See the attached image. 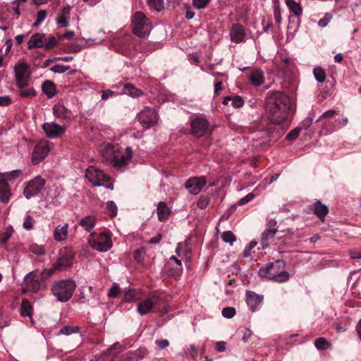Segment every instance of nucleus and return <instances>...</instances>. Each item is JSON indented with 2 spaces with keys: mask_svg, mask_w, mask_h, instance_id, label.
Here are the masks:
<instances>
[{
  "mask_svg": "<svg viewBox=\"0 0 361 361\" xmlns=\"http://www.w3.org/2000/svg\"><path fill=\"white\" fill-rule=\"evenodd\" d=\"M42 89L48 98H52L56 94V85L51 80H45L42 85Z\"/></svg>",
  "mask_w": 361,
  "mask_h": 361,
  "instance_id": "c756f323",
  "label": "nucleus"
},
{
  "mask_svg": "<svg viewBox=\"0 0 361 361\" xmlns=\"http://www.w3.org/2000/svg\"><path fill=\"white\" fill-rule=\"evenodd\" d=\"M246 31L245 27L239 23H234L230 28V39L231 42L239 44L245 41Z\"/></svg>",
  "mask_w": 361,
  "mask_h": 361,
  "instance_id": "6ab92c4d",
  "label": "nucleus"
},
{
  "mask_svg": "<svg viewBox=\"0 0 361 361\" xmlns=\"http://www.w3.org/2000/svg\"><path fill=\"white\" fill-rule=\"evenodd\" d=\"M206 183L204 176L192 177L185 183V188L191 195H196L201 192Z\"/></svg>",
  "mask_w": 361,
  "mask_h": 361,
  "instance_id": "dca6fc26",
  "label": "nucleus"
},
{
  "mask_svg": "<svg viewBox=\"0 0 361 361\" xmlns=\"http://www.w3.org/2000/svg\"><path fill=\"white\" fill-rule=\"evenodd\" d=\"M274 16L277 25H280L282 20L281 8L278 3L274 4Z\"/></svg>",
  "mask_w": 361,
  "mask_h": 361,
  "instance_id": "49530a36",
  "label": "nucleus"
},
{
  "mask_svg": "<svg viewBox=\"0 0 361 361\" xmlns=\"http://www.w3.org/2000/svg\"><path fill=\"white\" fill-rule=\"evenodd\" d=\"M123 93L133 97H139L143 93L142 92L130 83L125 84L123 86Z\"/></svg>",
  "mask_w": 361,
  "mask_h": 361,
  "instance_id": "f704fd0d",
  "label": "nucleus"
},
{
  "mask_svg": "<svg viewBox=\"0 0 361 361\" xmlns=\"http://www.w3.org/2000/svg\"><path fill=\"white\" fill-rule=\"evenodd\" d=\"M46 180L40 176H37L26 184L23 194L29 200L31 197L41 193L44 188Z\"/></svg>",
  "mask_w": 361,
  "mask_h": 361,
  "instance_id": "1a4fd4ad",
  "label": "nucleus"
},
{
  "mask_svg": "<svg viewBox=\"0 0 361 361\" xmlns=\"http://www.w3.org/2000/svg\"><path fill=\"white\" fill-rule=\"evenodd\" d=\"M13 233V227L11 226H8L0 236V243L2 244L6 243Z\"/></svg>",
  "mask_w": 361,
  "mask_h": 361,
  "instance_id": "4c0bfd02",
  "label": "nucleus"
},
{
  "mask_svg": "<svg viewBox=\"0 0 361 361\" xmlns=\"http://www.w3.org/2000/svg\"><path fill=\"white\" fill-rule=\"evenodd\" d=\"M97 219L93 215H87L82 218L79 222V225L87 233L94 232L92 230L95 227Z\"/></svg>",
  "mask_w": 361,
  "mask_h": 361,
  "instance_id": "b1692460",
  "label": "nucleus"
},
{
  "mask_svg": "<svg viewBox=\"0 0 361 361\" xmlns=\"http://www.w3.org/2000/svg\"><path fill=\"white\" fill-rule=\"evenodd\" d=\"M313 73L316 80L319 82H323L326 80V72L321 67H316L313 70Z\"/></svg>",
  "mask_w": 361,
  "mask_h": 361,
  "instance_id": "e433bc0d",
  "label": "nucleus"
},
{
  "mask_svg": "<svg viewBox=\"0 0 361 361\" xmlns=\"http://www.w3.org/2000/svg\"><path fill=\"white\" fill-rule=\"evenodd\" d=\"M157 210L158 219L161 221L166 220L171 214L170 209L166 205V204L164 202H160L158 204Z\"/></svg>",
  "mask_w": 361,
  "mask_h": 361,
  "instance_id": "c85d7f7f",
  "label": "nucleus"
},
{
  "mask_svg": "<svg viewBox=\"0 0 361 361\" xmlns=\"http://www.w3.org/2000/svg\"><path fill=\"white\" fill-rule=\"evenodd\" d=\"M221 238L225 243H228L231 245L236 240L235 235L230 231H224L221 235Z\"/></svg>",
  "mask_w": 361,
  "mask_h": 361,
  "instance_id": "ea45409f",
  "label": "nucleus"
},
{
  "mask_svg": "<svg viewBox=\"0 0 361 361\" xmlns=\"http://www.w3.org/2000/svg\"><path fill=\"white\" fill-rule=\"evenodd\" d=\"M250 80L255 86H260L264 82V73L261 69L253 70L250 75Z\"/></svg>",
  "mask_w": 361,
  "mask_h": 361,
  "instance_id": "bb28decb",
  "label": "nucleus"
},
{
  "mask_svg": "<svg viewBox=\"0 0 361 361\" xmlns=\"http://www.w3.org/2000/svg\"><path fill=\"white\" fill-rule=\"evenodd\" d=\"M120 293V287L118 284L114 283L112 287L109 290L108 296L111 298H114L118 296Z\"/></svg>",
  "mask_w": 361,
  "mask_h": 361,
  "instance_id": "603ef678",
  "label": "nucleus"
},
{
  "mask_svg": "<svg viewBox=\"0 0 361 361\" xmlns=\"http://www.w3.org/2000/svg\"><path fill=\"white\" fill-rule=\"evenodd\" d=\"M278 230L276 228H267L262 235V241L261 245L262 249H266L268 247L269 244L268 241L272 238H274L275 234L277 233Z\"/></svg>",
  "mask_w": 361,
  "mask_h": 361,
  "instance_id": "cd10ccee",
  "label": "nucleus"
},
{
  "mask_svg": "<svg viewBox=\"0 0 361 361\" xmlns=\"http://www.w3.org/2000/svg\"><path fill=\"white\" fill-rule=\"evenodd\" d=\"M315 347L320 350H324L329 348L330 343L324 338H317L314 341Z\"/></svg>",
  "mask_w": 361,
  "mask_h": 361,
  "instance_id": "58836bf2",
  "label": "nucleus"
},
{
  "mask_svg": "<svg viewBox=\"0 0 361 361\" xmlns=\"http://www.w3.org/2000/svg\"><path fill=\"white\" fill-rule=\"evenodd\" d=\"M73 254L71 250L64 248L61 250L59 253L57 261L54 264V268L56 270H62L71 266Z\"/></svg>",
  "mask_w": 361,
  "mask_h": 361,
  "instance_id": "2eb2a0df",
  "label": "nucleus"
},
{
  "mask_svg": "<svg viewBox=\"0 0 361 361\" xmlns=\"http://www.w3.org/2000/svg\"><path fill=\"white\" fill-rule=\"evenodd\" d=\"M11 195L9 183L0 178V200L2 202H8Z\"/></svg>",
  "mask_w": 361,
  "mask_h": 361,
  "instance_id": "a878e982",
  "label": "nucleus"
},
{
  "mask_svg": "<svg viewBox=\"0 0 361 361\" xmlns=\"http://www.w3.org/2000/svg\"><path fill=\"white\" fill-rule=\"evenodd\" d=\"M53 114L58 118L68 119L70 118L69 111L61 104H56L54 106Z\"/></svg>",
  "mask_w": 361,
  "mask_h": 361,
  "instance_id": "7c9ffc66",
  "label": "nucleus"
},
{
  "mask_svg": "<svg viewBox=\"0 0 361 361\" xmlns=\"http://www.w3.org/2000/svg\"><path fill=\"white\" fill-rule=\"evenodd\" d=\"M71 8L68 5L63 6L59 11L56 18V23L59 28H65L69 25Z\"/></svg>",
  "mask_w": 361,
  "mask_h": 361,
  "instance_id": "aec40b11",
  "label": "nucleus"
},
{
  "mask_svg": "<svg viewBox=\"0 0 361 361\" xmlns=\"http://www.w3.org/2000/svg\"><path fill=\"white\" fill-rule=\"evenodd\" d=\"M139 122L144 129H149L158 121L157 112L152 109L145 108L142 110L137 116Z\"/></svg>",
  "mask_w": 361,
  "mask_h": 361,
  "instance_id": "f8f14e48",
  "label": "nucleus"
},
{
  "mask_svg": "<svg viewBox=\"0 0 361 361\" xmlns=\"http://www.w3.org/2000/svg\"><path fill=\"white\" fill-rule=\"evenodd\" d=\"M123 350V347L118 343H116L101 355L94 357L90 361H113Z\"/></svg>",
  "mask_w": 361,
  "mask_h": 361,
  "instance_id": "f3484780",
  "label": "nucleus"
},
{
  "mask_svg": "<svg viewBox=\"0 0 361 361\" xmlns=\"http://www.w3.org/2000/svg\"><path fill=\"white\" fill-rule=\"evenodd\" d=\"M148 4L151 8L160 11L164 8L163 0H148Z\"/></svg>",
  "mask_w": 361,
  "mask_h": 361,
  "instance_id": "37998d69",
  "label": "nucleus"
},
{
  "mask_svg": "<svg viewBox=\"0 0 361 361\" xmlns=\"http://www.w3.org/2000/svg\"><path fill=\"white\" fill-rule=\"evenodd\" d=\"M244 104V101L240 96H235L231 98V105L235 108H240Z\"/></svg>",
  "mask_w": 361,
  "mask_h": 361,
  "instance_id": "bf43d9fd",
  "label": "nucleus"
},
{
  "mask_svg": "<svg viewBox=\"0 0 361 361\" xmlns=\"http://www.w3.org/2000/svg\"><path fill=\"white\" fill-rule=\"evenodd\" d=\"M43 130L48 137L54 139L62 135L66 132V127L54 122H47L43 124Z\"/></svg>",
  "mask_w": 361,
  "mask_h": 361,
  "instance_id": "a211bd4d",
  "label": "nucleus"
},
{
  "mask_svg": "<svg viewBox=\"0 0 361 361\" xmlns=\"http://www.w3.org/2000/svg\"><path fill=\"white\" fill-rule=\"evenodd\" d=\"M123 300L126 302H130L136 300V294L134 290L127 291L123 297Z\"/></svg>",
  "mask_w": 361,
  "mask_h": 361,
  "instance_id": "13d9d810",
  "label": "nucleus"
},
{
  "mask_svg": "<svg viewBox=\"0 0 361 361\" xmlns=\"http://www.w3.org/2000/svg\"><path fill=\"white\" fill-rule=\"evenodd\" d=\"M85 177L94 186H101L102 183L108 182L110 180L109 176L93 166H90L86 169Z\"/></svg>",
  "mask_w": 361,
  "mask_h": 361,
  "instance_id": "9b49d317",
  "label": "nucleus"
},
{
  "mask_svg": "<svg viewBox=\"0 0 361 361\" xmlns=\"http://www.w3.org/2000/svg\"><path fill=\"white\" fill-rule=\"evenodd\" d=\"M191 133L196 137H202L209 130V122L203 117H196L191 120Z\"/></svg>",
  "mask_w": 361,
  "mask_h": 361,
  "instance_id": "4468645a",
  "label": "nucleus"
},
{
  "mask_svg": "<svg viewBox=\"0 0 361 361\" xmlns=\"http://www.w3.org/2000/svg\"><path fill=\"white\" fill-rule=\"evenodd\" d=\"M210 0H192V4L194 6L198 9H202L205 8Z\"/></svg>",
  "mask_w": 361,
  "mask_h": 361,
  "instance_id": "052dcab7",
  "label": "nucleus"
},
{
  "mask_svg": "<svg viewBox=\"0 0 361 361\" xmlns=\"http://www.w3.org/2000/svg\"><path fill=\"white\" fill-rule=\"evenodd\" d=\"M76 285L70 279L56 281L51 286V292L59 301L66 302L72 297Z\"/></svg>",
  "mask_w": 361,
  "mask_h": 361,
  "instance_id": "7ed1b4c3",
  "label": "nucleus"
},
{
  "mask_svg": "<svg viewBox=\"0 0 361 361\" xmlns=\"http://www.w3.org/2000/svg\"><path fill=\"white\" fill-rule=\"evenodd\" d=\"M13 71L17 87L20 89L27 87L31 75L30 66L26 63L20 61L14 66Z\"/></svg>",
  "mask_w": 361,
  "mask_h": 361,
  "instance_id": "0eeeda50",
  "label": "nucleus"
},
{
  "mask_svg": "<svg viewBox=\"0 0 361 361\" xmlns=\"http://www.w3.org/2000/svg\"><path fill=\"white\" fill-rule=\"evenodd\" d=\"M42 281L39 270L30 271L25 276L23 292L37 293L40 290Z\"/></svg>",
  "mask_w": 361,
  "mask_h": 361,
  "instance_id": "9d476101",
  "label": "nucleus"
},
{
  "mask_svg": "<svg viewBox=\"0 0 361 361\" xmlns=\"http://www.w3.org/2000/svg\"><path fill=\"white\" fill-rule=\"evenodd\" d=\"M30 251L37 255H43L45 253V249L43 246L37 244H32L29 248Z\"/></svg>",
  "mask_w": 361,
  "mask_h": 361,
  "instance_id": "c03bdc74",
  "label": "nucleus"
},
{
  "mask_svg": "<svg viewBox=\"0 0 361 361\" xmlns=\"http://www.w3.org/2000/svg\"><path fill=\"white\" fill-rule=\"evenodd\" d=\"M20 312L22 317H31L32 306L30 305V302L27 300H23Z\"/></svg>",
  "mask_w": 361,
  "mask_h": 361,
  "instance_id": "c9c22d12",
  "label": "nucleus"
},
{
  "mask_svg": "<svg viewBox=\"0 0 361 361\" xmlns=\"http://www.w3.org/2000/svg\"><path fill=\"white\" fill-rule=\"evenodd\" d=\"M146 353V349L138 348L135 351L128 352L123 355L121 361H140L145 357Z\"/></svg>",
  "mask_w": 361,
  "mask_h": 361,
  "instance_id": "5701e85b",
  "label": "nucleus"
},
{
  "mask_svg": "<svg viewBox=\"0 0 361 361\" xmlns=\"http://www.w3.org/2000/svg\"><path fill=\"white\" fill-rule=\"evenodd\" d=\"M89 245L99 252H106L111 248L113 243L110 236L105 233H91L87 239Z\"/></svg>",
  "mask_w": 361,
  "mask_h": 361,
  "instance_id": "423d86ee",
  "label": "nucleus"
},
{
  "mask_svg": "<svg viewBox=\"0 0 361 361\" xmlns=\"http://www.w3.org/2000/svg\"><path fill=\"white\" fill-rule=\"evenodd\" d=\"M78 331H79V328L77 326H65L61 329L59 334L68 336L72 334L78 333Z\"/></svg>",
  "mask_w": 361,
  "mask_h": 361,
  "instance_id": "a19ab883",
  "label": "nucleus"
},
{
  "mask_svg": "<svg viewBox=\"0 0 361 361\" xmlns=\"http://www.w3.org/2000/svg\"><path fill=\"white\" fill-rule=\"evenodd\" d=\"M33 218L30 215L27 214L23 222V228L26 230H30L33 227Z\"/></svg>",
  "mask_w": 361,
  "mask_h": 361,
  "instance_id": "6e6d98bb",
  "label": "nucleus"
},
{
  "mask_svg": "<svg viewBox=\"0 0 361 361\" xmlns=\"http://www.w3.org/2000/svg\"><path fill=\"white\" fill-rule=\"evenodd\" d=\"M256 241H251L245 248L243 255L245 257H247L251 255V250L257 245Z\"/></svg>",
  "mask_w": 361,
  "mask_h": 361,
  "instance_id": "680f3d73",
  "label": "nucleus"
},
{
  "mask_svg": "<svg viewBox=\"0 0 361 361\" xmlns=\"http://www.w3.org/2000/svg\"><path fill=\"white\" fill-rule=\"evenodd\" d=\"M331 19V16L329 13H326L324 18L320 19L318 22V25L320 27H325L327 25V24L329 23L330 20Z\"/></svg>",
  "mask_w": 361,
  "mask_h": 361,
  "instance_id": "69168bd1",
  "label": "nucleus"
},
{
  "mask_svg": "<svg viewBox=\"0 0 361 361\" xmlns=\"http://www.w3.org/2000/svg\"><path fill=\"white\" fill-rule=\"evenodd\" d=\"M47 12L45 10H40L37 13L36 20L34 23V26L39 25L46 18Z\"/></svg>",
  "mask_w": 361,
  "mask_h": 361,
  "instance_id": "a18cd8bd",
  "label": "nucleus"
},
{
  "mask_svg": "<svg viewBox=\"0 0 361 361\" xmlns=\"http://www.w3.org/2000/svg\"><path fill=\"white\" fill-rule=\"evenodd\" d=\"M290 108L289 97L281 92H271L266 99V111L272 123L281 124L287 120Z\"/></svg>",
  "mask_w": 361,
  "mask_h": 361,
  "instance_id": "f257e3e1",
  "label": "nucleus"
},
{
  "mask_svg": "<svg viewBox=\"0 0 361 361\" xmlns=\"http://www.w3.org/2000/svg\"><path fill=\"white\" fill-rule=\"evenodd\" d=\"M58 44V39L56 37L49 35V37H47L45 44L44 48L45 49H49L54 47H56Z\"/></svg>",
  "mask_w": 361,
  "mask_h": 361,
  "instance_id": "79ce46f5",
  "label": "nucleus"
},
{
  "mask_svg": "<svg viewBox=\"0 0 361 361\" xmlns=\"http://www.w3.org/2000/svg\"><path fill=\"white\" fill-rule=\"evenodd\" d=\"M132 27L136 36L145 37L150 33L152 25L142 12L137 11L132 17Z\"/></svg>",
  "mask_w": 361,
  "mask_h": 361,
  "instance_id": "39448f33",
  "label": "nucleus"
},
{
  "mask_svg": "<svg viewBox=\"0 0 361 361\" xmlns=\"http://www.w3.org/2000/svg\"><path fill=\"white\" fill-rule=\"evenodd\" d=\"M245 295L247 305L252 312H255L262 303L264 299L263 295H258L251 290H247Z\"/></svg>",
  "mask_w": 361,
  "mask_h": 361,
  "instance_id": "412c9836",
  "label": "nucleus"
},
{
  "mask_svg": "<svg viewBox=\"0 0 361 361\" xmlns=\"http://www.w3.org/2000/svg\"><path fill=\"white\" fill-rule=\"evenodd\" d=\"M281 262L270 263L259 270V276L262 278H267L279 283H283L289 279L290 275L286 271H279Z\"/></svg>",
  "mask_w": 361,
  "mask_h": 361,
  "instance_id": "20e7f679",
  "label": "nucleus"
},
{
  "mask_svg": "<svg viewBox=\"0 0 361 361\" xmlns=\"http://www.w3.org/2000/svg\"><path fill=\"white\" fill-rule=\"evenodd\" d=\"M20 174L21 171L19 169H16L10 172L0 173V178H3L4 180L9 183V182H13L20 176Z\"/></svg>",
  "mask_w": 361,
  "mask_h": 361,
  "instance_id": "72a5a7b5",
  "label": "nucleus"
},
{
  "mask_svg": "<svg viewBox=\"0 0 361 361\" xmlns=\"http://www.w3.org/2000/svg\"><path fill=\"white\" fill-rule=\"evenodd\" d=\"M54 271H56V269H54V267L51 269H45L42 271L39 270L41 280L43 281L50 277Z\"/></svg>",
  "mask_w": 361,
  "mask_h": 361,
  "instance_id": "4d7b16f0",
  "label": "nucleus"
},
{
  "mask_svg": "<svg viewBox=\"0 0 361 361\" xmlns=\"http://www.w3.org/2000/svg\"><path fill=\"white\" fill-rule=\"evenodd\" d=\"M301 132L300 128L298 126L292 130L287 135L286 139L289 141L295 140Z\"/></svg>",
  "mask_w": 361,
  "mask_h": 361,
  "instance_id": "5fc2aeb1",
  "label": "nucleus"
},
{
  "mask_svg": "<svg viewBox=\"0 0 361 361\" xmlns=\"http://www.w3.org/2000/svg\"><path fill=\"white\" fill-rule=\"evenodd\" d=\"M209 201H210V200L208 197L202 196L197 201V206L198 208H200L201 209H204L208 206Z\"/></svg>",
  "mask_w": 361,
  "mask_h": 361,
  "instance_id": "3c124183",
  "label": "nucleus"
},
{
  "mask_svg": "<svg viewBox=\"0 0 361 361\" xmlns=\"http://www.w3.org/2000/svg\"><path fill=\"white\" fill-rule=\"evenodd\" d=\"M51 149L50 143L46 140L39 141L35 147L32 156V163L38 164L47 156Z\"/></svg>",
  "mask_w": 361,
  "mask_h": 361,
  "instance_id": "ddd939ff",
  "label": "nucleus"
},
{
  "mask_svg": "<svg viewBox=\"0 0 361 361\" xmlns=\"http://www.w3.org/2000/svg\"><path fill=\"white\" fill-rule=\"evenodd\" d=\"M87 290L90 292V295H85V290L80 291L81 298L84 299L85 301H90L92 299V294L93 291V287L92 286H88L87 288Z\"/></svg>",
  "mask_w": 361,
  "mask_h": 361,
  "instance_id": "338daca9",
  "label": "nucleus"
},
{
  "mask_svg": "<svg viewBox=\"0 0 361 361\" xmlns=\"http://www.w3.org/2000/svg\"><path fill=\"white\" fill-rule=\"evenodd\" d=\"M47 36L44 33H36L31 36L28 41V49L44 48Z\"/></svg>",
  "mask_w": 361,
  "mask_h": 361,
  "instance_id": "4be33fe9",
  "label": "nucleus"
},
{
  "mask_svg": "<svg viewBox=\"0 0 361 361\" xmlns=\"http://www.w3.org/2000/svg\"><path fill=\"white\" fill-rule=\"evenodd\" d=\"M254 197H255V195L252 192L248 193L246 196L241 198L238 201V205H243V204L249 202L250 201H251Z\"/></svg>",
  "mask_w": 361,
  "mask_h": 361,
  "instance_id": "0e129e2a",
  "label": "nucleus"
},
{
  "mask_svg": "<svg viewBox=\"0 0 361 361\" xmlns=\"http://www.w3.org/2000/svg\"><path fill=\"white\" fill-rule=\"evenodd\" d=\"M226 343L224 341H218L215 343V349L216 351L222 353L226 350Z\"/></svg>",
  "mask_w": 361,
  "mask_h": 361,
  "instance_id": "774afa93",
  "label": "nucleus"
},
{
  "mask_svg": "<svg viewBox=\"0 0 361 361\" xmlns=\"http://www.w3.org/2000/svg\"><path fill=\"white\" fill-rule=\"evenodd\" d=\"M161 302L162 299L158 295H149L146 298L138 302L137 312L141 316L145 315L153 312Z\"/></svg>",
  "mask_w": 361,
  "mask_h": 361,
  "instance_id": "6e6552de",
  "label": "nucleus"
},
{
  "mask_svg": "<svg viewBox=\"0 0 361 361\" xmlns=\"http://www.w3.org/2000/svg\"><path fill=\"white\" fill-rule=\"evenodd\" d=\"M36 94H37V92L32 87L25 89V90H23V89H21V90L19 92V95L21 97H33L36 96Z\"/></svg>",
  "mask_w": 361,
  "mask_h": 361,
  "instance_id": "de8ad7c7",
  "label": "nucleus"
},
{
  "mask_svg": "<svg viewBox=\"0 0 361 361\" xmlns=\"http://www.w3.org/2000/svg\"><path fill=\"white\" fill-rule=\"evenodd\" d=\"M313 122V116H308L305 119L302 121V122L299 124L298 127L300 128V130H305L307 129Z\"/></svg>",
  "mask_w": 361,
  "mask_h": 361,
  "instance_id": "09e8293b",
  "label": "nucleus"
},
{
  "mask_svg": "<svg viewBox=\"0 0 361 361\" xmlns=\"http://www.w3.org/2000/svg\"><path fill=\"white\" fill-rule=\"evenodd\" d=\"M106 208L110 216H115L117 214V207L113 201L107 202Z\"/></svg>",
  "mask_w": 361,
  "mask_h": 361,
  "instance_id": "864d4df0",
  "label": "nucleus"
},
{
  "mask_svg": "<svg viewBox=\"0 0 361 361\" xmlns=\"http://www.w3.org/2000/svg\"><path fill=\"white\" fill-rule=\"evenodd\" d=\"M328 207L322 204L319 201L314 204V213L322 220L324 221L326 215L328 214Z\"/></svg>",
  "mask_w": 361,
  "mask_h": 361,
  "instance_id": "473e14b6",
  "label": "nucleus"
},
{
  "mask_svg": "<svg viewBox=\"0 0 361 361\" xmlns=\"http://www.w3.org/2000/svg\"><path fill=\"white\" fill-rule=\"evenodd\" d=\"M68 224L65 223L63 225H59L54 231V238L58 242L66 240L68 233Z\"/></svg>",
  "mask_w": 361,
  "mask_h": 361,
  "instance_id": "393cba45",
  "label": "nucleus"
},
{
  "mask_svg": "<svg viewBox=\"0 0 361 361\" xmlns=\"http://www.w3.org/2000/svg\"><path fill=\"white\" fill-rule=\"evenodd\" d=\"M102 155L113 166L121 168L128 164L133 157V151L130 147H127L124 152H121L118 147L107 143L102 149Z\"/></svg>",
  "mask_w": 361,
  "mask_h": 361,
  "instance_id": "f03ea898",
  "label": "nucleus"
},
{
  "mask_svg": "<svg viewBox=\"0 0 361 361\" xmlns=\"http://www.w3.org/2000/svg\"><path fill=\"white\" fill-rule=\"evenodd\" d=\"M286 4L294 16L300 17L302 15V8L300 3L294 0H286Z\"/></svg>",
  "mask_w": 361,
  "mask_h": 361,
  "instance_id": "2f4dec72",
  "label": "nucleus"
},
{
  "mask_svg": "<svg viewBox=\"0 0 361 361\" xmlns=\"http://www.w3.org/2000/svg\"><path fill=\"white\" fill-rule=\"evenodd\" d=\"M69 68V66H65L63 65H54L51 68V71L56 73H63Z\"/></svg>",
  "mask_w": 361,
  "mask_h": 361,
  "instance_id": "e2e57ef3",
  "label": "nucleus"
},
{
  "mask_svg": "<svg viewBox=\"0 0 361 361\" xmlns=\"http://www.w3.org/2000/svg\"><path fill=\"white\" fill-rule=\"evenodd\" d=\"M235 309L233 307L224 308L222 310V315L227 319L233 318L235 314Z\"/></svg>",
  "mask_w": 361,
  "mask_h": 361,
  "instance_id": "8fccbe9b",
  "label": "nucleus"
}]
</instances>
